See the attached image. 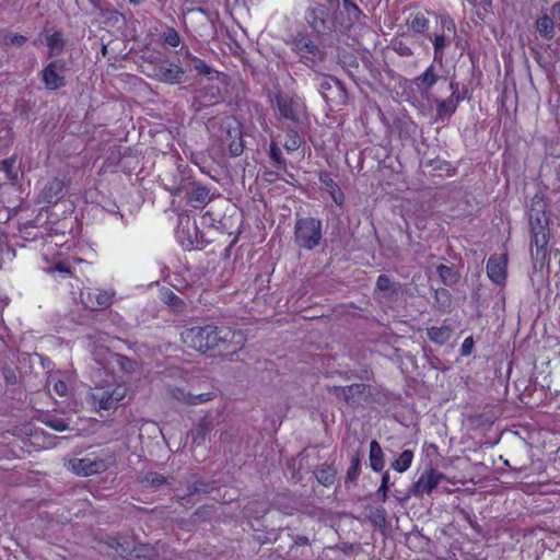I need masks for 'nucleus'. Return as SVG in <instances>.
Listing matches in <instances>:
<instances>
[{
	"label": "nucleus",
	"instance_id": "obj_12",
	"mask_svg": "<svg viewBox=\"0 0 560 560\" xmlns=\"http://www.w3.org/2000/svg\"><path fill=\"white\" fill-rule=\"evenodd\" d=\"M151 78L167 84H178L185 81V69L164 60L152 68Z\"/></svg>",
	"mask_w": 560,
	"mask_h": 560
},
{
	"label": "nucleus",
	"instance_id": "obj_16",
	"mask_svg": "<svg viewBox=\"0 0 560 560\" xmlns=\"http://www.w3.org/2000/svg\"><path fill=\"white\" fill-rule=\"evenodd\" d=\"M550 241V233H541L540 235H533L530 243V254L535 267L542 268L548 264V244Z\"/></svg>",
	"mask_w": 560,
	"mask_h": 560
},
{
	"label": "nucleus",
	"instance_id": "obj_52",
	"mask_svg": "<svg viewBox=\"0 0 560 560\" xmlns=\"http://www.w3.org/2000/svg\"><path fill=\"white\" fill-rule=\"evenodd\" d=\"M143 481H145L152 488L158 489L161 486H163L164 483H166V477H164L163 475H161L159 472L150 471V472L145 474Z\"/></svg>",
	"mask_w": 560,
	"mask_h": 560
},
{
	"label": "nucleus",
	"instance_id": "obj_51",
	"mask_svg": "<svg viewBox=\"0 0 560 560\" xmlns=\"http://www.w3.org/2000/svg\"><path fill=\"white\" fill-rule=\"evenodd\" d=\"M210 432V424L201 422L192 433V444L200 445L206 440V436Z\"/></svg>",
	"mask_w": 560,
	"mask_h": 560
},
{
	"label": "nucleus",
	"instance_id": "obj_49",
	"mask_svg": "<svg viewBox=\"0 0 560 560\" xmlns=\"http://www.w3.org/2000/svg\"><path fill=\"white\" fill-rule=\"evenodd\" d=\"M342 8L347 12L350 22H358L360 20L362 11L351 0H342Z\"/></svg>",
	"mask_w": 560,
	"mask_h": 560
},
{
	"label": "nucleus",
	"instance_id": "obj_5",
	"mask_svg": "<svg viewBox=\"0 0 560 560\" xmlns=\"http://www.w3.org/2000/svg\"><path fill=\"white\" fill-rule=\"evenodd\" d=\"M115 463V456L110 452H102L101 455L90 454L83 458H74L69 462V468L78 476L88 477L106 471Z\"/></svg>",
	"mask_w": 560,
	"mask_h": 560
},
{
	"label": "nucleus",
	"instance_id": "obj_40",
	"mask_svg": "<svg viewBox=\"0 0 560 560\" xmlns=\"http://www.w3.org/2000/svg\"><path fill=\"white\" fill-rule=\"evenodd\" d=\"M277 107L279 110V115L282 118L290 119L292 121L298 120V116L293 109L292 103L281 96H277Z\"/></svg>",
	"mask_w": 560,
	"mask_h": 560
},
{
	"label": "nucleus",
	"instance_id": "obj_21",
	"mask_svg": "<svg viewBox=\"0 0 560 560\" xmlns=\"http://www.w3.org/2000/svg\"><path fill=\"white\" fill-rule=\"evenodd\" d=\"M65 184L61 179L54 178L48 182L42 190V198L45 202L55 205L63 197Z\"/></svg>",
	"mask_w": 560,
	"mask_h": 560
},
{
	"label": "nucleus",
	"instance_id": "obj_28",
	"mask_svg": "<svg viewBox=\"0 0 560 560\" xmlns=\"http://www.w3.org/2000/svg\"><path fill=\"white\" fill-rule=\"evenodd\" d=\"M185 49V66L188 69L196 70L199 74L209 75L212 73V68L208 66L203 60L192 56L187 47H182V50Z\"/></svg>",
	"mask_w": 560,
	"mask_h": 560
},
{
	"label": "nucleus",
	"instance_id": "obj_17",
	"mask_svg": "<svg viewBox=\"0 0 560 560\" xmlns=\"http://www.w3.org/2000/svg\"><path fill=\"white\" fill-rule=\"evenodd\" d=\"M506 255H491L487 262V275L495 284H503L506 280Z\"/></svg>",
	"mask_w": 560,
	"mask_h": 560
},
{
	"label": "nucleus",
	"instance_id": "obj_62",
	"mask_svg": "<svg viewBox=\"0 0 560 560\" xmlns=\"http://www.w3.org/2000/svg\"><path fill=\"white\" fill-rule=\"evenodd\" d=\"M310 545V540L306 536H303V535H298L295 538H294V544L292 546L293 547H300V546H308Z\"/></svg>",
	"mask_w": 560,
	"mask_h": 560
},
{
	"label": "nucleus",
	"instance_id": "obj_53",
	"mask_svg": "<svg viewBox=\"0 0 560 560\" xmlns=\"http://www.w3.org/2000/svg\"><path fill=\"white\" fill-rule=\"evenodd\" d=\"M164 43L177 47L180 44V36L178 32L173 27H167L163 33Z\"/></svg>",
	"mask_w": 560,
	"mask_h": 560
},
{
	"label": "nucleus",
	"instance_id": "obj_8",
	"mask_svg": "<svg viewBox=\"0 0 560 560\" xmlns=\"http://www.w3.org/2000/svg\"><path fill=\"white\" fill-rule=\"evenodd\" d=\"M126 393V386L120 384H108L104 387H96L91 395L93 406L98 410L115 409L125 398Z\"/></svg>",
	"mask_w": 560,
	"mask_h": 560
},
{
	"label": "nucleus",
	"instance_id": "obj_42",
	"mask_svg": "<svg viewBox=\"0 0 560 560\" xmlns=\"http://www.w3.org/2000/svg\"><path fill=\"white\" fill-rule=\"evenodd\" d=\"M368 520L378 528L386 526V511L383 508H370Z\"/></svg>",
	"mask_w": 560,
	"mask_h": 560
},
{
	"label": "nucleus",
	"instance_id": "obj_2",
	"mask_svg": "<svg viewBox=\"0 0 560 560\" xmlns=\"http://www.w3.org/2000/svg\"><path fill=\"white\" fill-rule=\"evenodd\" d=\"M310 84L318 92L327 104L345 105L348 101V93L340 80L330 75L313 70L310 73Z\"/></svg>",
	"mask_w": 560,
	"mask_h": 560
},
{
	"label": "nucleus",
	"instance_id": "obj_29",
	"mask_svg": "<svg viewBox=\"0 0 560 560\" xmlns=\"http://www.w3.org/2000/svg\"><path fill=\"white\" fill-rule=\"evenodd\" d=\"M106 544L109 548L114 549L119 557L130 559L133 548H131V544L128 540L110 536L107 538Z\"/></svg>",
	"mask_w": 560,
	"mask_h": 560
},
{
	"label": "nucleus",
	"instance_id": "obj_55",
	"mask_svg": "<svg viewBox=\"0 0 560 560\" xmlns=\"http://www.w3.org/2000/svg\"><path fill=\"white\" fill-rule=\"evenodd\" d=\"M213 398L212 393H200V394H192L189 400V405L197 406L205 404L207 401H210Z\"/></svg>",
	"mask_w": 560,
	"mask_h": 560
},
{
	"label": "nucleus",
	"instance_id": "obj_50",
	"mask_svg": "<svg viewBox=\"0 0 560 560\" xmlns=\"http://www.w3.org/2000/svg\"><path fill=\"white\" fill-rule=\"evenodd\" d=\"M549 224L550 219H536V221H529L532 236L540 235L541 233H550Z\"/></svg>",
	"mask_w": 560,
	"mask_h": 560
},
{
	"label": "nucleus",
	"instance_id": "obj_3",
	"mask_svg": "<svg viewBox=\"0 0 560 560\" xmlns=\"http://www.w3.org/2000/svg\"><path fill=\"white\" fill-rule=\"evenodd\" d=\"M291 49L299 57V61L312 70L326 59V51L305 32H299L293 36Z\"/></svg>",
	"mask_w": 560,
	"mask_h": 560
},
{
	"label": "nucleus",
	"instance_id": "obj_37",
	"mask_svg": "<svg viewBox=\"0 0 560 560\" xmlns=\"http://www.w3.org/2000/svg\"><path fill=\"white\" fill-rule=\"evenodd\" d=\"M33 108L34 103L32 101L25 98H18L13 106V113L16 118L28 119Z\"/></svg>",
	"mask_w": 560,
	"mask_h": 560
},
{
	"label": "nucleus",
	"instance_id": "obj_57",
	"mask_svg": "<svg viewBox=\"0 0 560 560\" xmlns=\"http://www.w3.org/2000/svg\"><path fill=\"white\" fill-rule=\"evenodd\" d=\"M172 395L175 399L183 401L186 405H189V400L191 397L190 392H185L184 389L176 387L172 390Z\"/></svg>",
	"mask_w": 560,
	"mask_h": 560
},
{
	"label": "nucleus",
	"instance_id": "obj_15",
	"mask_svg": "<svg viewBox=\"0 0 560 560\" xmlns=\"http://www.w3.org/2000/svg\"><path fill=\"white\" fill-rule=\"evenodd\" d=\"M166 545L158 541L154 545L139 544L133 547L132 555L129 560H166Z\"/></svg>",
	"mask_w": 560,
	"mask_h": 560
},
{
	"label": "nucleus",
	"instance_id": "obj_19",
	"mask_svg": "<svg viewBox=\"0 0 560 560\" xmlns=\"http://www.w3.org/2000/svg\"><path fill=\"white\" fill-rule=\"evenodd\" d=\"M184 195L195 208L207 205L213 196L207 186L195 180L194 185H190Z\"/></svg>",
	"mask_w": 560,
	"mask_h": 560
},
{
	"label": "nucleus",
	"instance_id": "obj_34",
	"mask_svg": "<svg viewBox=\"0 0 560 560\" xmlns=\"http://www.w3.org/2000/svg\"><path fill=\"white\" fill-rule=\"evenodd\" d=\"M362 456H363V453H361L360 451H357L355 453L352 454L351 464L347 470L346 478H345L346 485L350 483V482H354L358 479L360 471H361Z\"/></svg>",
	"mask_w": 560,
	"mask_h": 560
},
{
	"label": "nucleus",
	"instance_id": "obj_47",
	"mask_svg": "<svg viewBox=\"0 0 560 560\" xmlns=\"http://www.w3.org/2000/svg\"><path fill=\"white\" fill-rule=\"evenodd\" d=\"M269 158L272 161L273 166H276L277 168H279V170L287 168V161L282 156V151L275 142L270 143Z\"/></svg>",
	"mask_w": 560,
	"mask_h": 560
},
{
	"label": "nucleus",
	"instance_id": "obj_58",
	"mask_svg": "<svg viewBox=\"0 0 560 560\" xmlns=\"http://www.w3.org/2000/svg\"><path fill=\"white\" fill-rule=\"evenodd\" d=\"M474 345H475V341L471 336L465 338V340L463 341L462 347H460V354L463 357L470 355L472 352V349H474Z\"/></svg>",
	"mask_w": 560,
	"mask_h": 560
},
{
	"label": "nucleus",
	"instance_id": "obj_59",
	"mask_svg": "<svg viewBox=\"0 0 560 560\" xmlns=\"http://www.w3.org/2000/svg\"><path fill=\"white\" fill-rule=\"evenodd\" d=\"M340 60H342V63L347 67H351V68H358L359 67V62H358V59L354 55L352 54H343L341 57H340Z\"/></svg>",
	"mask_w": 560,
	"mask_h": 560
},
{
	"label": "nucleus",
	"instance_id": "obj_20",
	"mask_svg": "<svg viewBox=\"0 0 560 560\" xmlns=\"http://www.w3.org/2000/svg\"><path fill=\"white\" fill-rule=\"evenodd\" d=\"M440 75L438 74L435 67L431 63L423 73L413 79V84L420 91L421 94L429 93V91L436 84Z\"/></svg>",
	"mask_w": 560,
	"mask_h": 560
},
{
	"label": "nucleus",
	"instance_id": "obj_36",
	"mask_svg": "<svg viewBox=\"0 0 560 560\" xmlns=\"http://www.w3.org/2000/svg\"><path fill=\"white\" fill-rule=\"evenodd\" d=\"M39 421L57 432H65L69 430V423L65 419L55 415H44L39 418Z\"/></svg>",
	"mask_w": 560,
	"mask_h": 560
},
{
	"label": "nucleus",
	"instance_id": "obj_56",
	"mask_svg": "<svg viewBox=\"0 0 560 560\" xmlns=\"http://www.w3.org/2000/svg\"><path fill=\"white\" fill-rule=\"evenodd\" d=\"M26 42H27V38L24 35L12 34V35H5L4 36V44H7V45H13V46H16V47H21Z\"/></svg>",
	"mask_w": 560,
	"mask_h": 560
},
{
	"label": "nucleus",
	"instance_id": "obj_32",
	"mask_svg": "<svg viewBox=\"0 0 560 560\" xmlns=\"http://www.w3.org/2000/svg\"><path fill=\"white\" fill-rule=\"evenodd\" d=\"M46 44L49 49L48 56H58L66 46L63 34L61 31H55L51 35L46 38Z\"/></svg>",
	"mask_w": 560,
	"mask_h": 560
},
{
	"label": "nucleus",
	"instance_id": "obj_25",
	"mask_svg": "<svg viewBox=\"0 0 560 560\" xmlns=\"http://www.w3.org/2000/svg\"><path fill=\"white\" fill-rule=\"evenodd\" d=\"M453 335V328L448 325L432 326L427 328V336L435 345H445Z\"/></svg>",
	"mask_w": 560,
	"mask_h": 560
},
{
	"label": "nucleus",
	"instance_id": "obj_64",
	"mask_svg": "<svg viewBox=\"0 0 560 560\" xmlns=\"http://www.w3.org/2000/svg\"><path fill=\"white\" fill-rule=\"evenodd\" d=\"M52 270L59 271V272H65V273H70V268L62 261H58L57 264H55Z\"/></svg>",
	"mask_w": 560,
	"mask_h": 560
},
{
	"label": "nucleus",
	"instance_id": "obj_23",
	"mask_svg": "<svg viewBox=\"0 0 560 560\" xmlns=\"http://www.w3.org/2000/svg\"><path fill=\"white\" fill-rule=\"evenodd\" d=\"M548 206V199L541 194H536L530 201V207L528 211L529 221H536V219H549L546 215Z\"/></svg>",
	"mask_w": 560,
	"mask_h": 560
},
{
	"label": "nucleus",
	"instance_id": "obj_26",
	"mask_svg": "<svg viewBox=\"0 0 560 560\" xmlns=\"http://www.w3.org/2000/svg\"><path fill=\"white\" fill-rule=\"evenodd\" d=\"M215 489V483L212 480H206L197 476H192L191 480L187 486V497L194 494H209Z\"/></svg>",
	"mask_w": 560,
	"mask_h": 560
},
{
	"label": "nucleus",
	"instance_id": "obj_44",
	"mask_svg": "<svg viewBox=\"0 0 560 560\" xmlns=\"http://www.w3.org/2000/svg\"><path fill=\"white\" fill-rule=\"evenodd\" d=\"M163 294V301L175 312H183L185 302L173 291L166 290Z\"/></svg>",
	"mask_w": 560,
	"mask_h": 560
},
{
	"label": "nucleus",
	"instance_id": "obj_41",
	"mask_svg": "<svg viewBox=\"0 0 560 560\" xmlns=\"http://www.w3.org/2000/svg\"><path fill=\"white\" fill-rule=\"evenodd\" d=\"M16 158L11 156L0 162V170L3 171L9 180L16 183L19 179V173L15 168Z\"/></svg>",
	"mask_w": 560,
	"mask_h": 560
},
{
	"label": "nucleus",
	"instance_id": "obj_1",
	"mask_svg": "<svg viewBox=\"0 0 560 560\" xmlns=\"http://www.w3.org/2000/svg\"><path fill=\"white\" fill-rule=\"evenodd\" d=\"M183 342L201 353L222 348L228 350L230 345L242 346L244 338L241 332L229 327L214 325L194 326L182 331Z\"/></svg>",
	"mask_w": 560,
	"mask_h": 560
},
{
	"label": "nucleus",
	"instance_id": "obj_43",
	"mask_svg": "<svg viewBox=\"0 0 560 560\" xmlns=\"http://www.w3.org/2000/svg\"><path fill=\"white\" fill-rule=\"evenodd\" d=\"M434 299H435V302L441 311L445 312L451 307L452 294L447 289H445V288L436 289Z\"/></svg>",
	"mask_w": 560,
	"mask_h": 560
},
{
	"label": "nucleus",
	"instance_id": "obj_22",
	"mask_svg": "<svg viewBox=\"0 0 560 560\" xmlns=\"http://www.w3.org/2000/svg\"><path fill=\"white\" fill-rule=\"evenodd\" d=\"M318 179L325 189L329 192L332 200L338 205L342 206L345 201V195L338 184L332 179L328 172L322 171L318 174Z\"/></svg>",
	"mask_w": 560,
	"mask_h": 560
},
{
	"label": "nucleus",
	"instance_id": "obj_18",
	"mask_svg": "<svg viewBox=\"0 0 560 560\" xmlns=\"http://www.w3.org/2000/svg\"><path fill=\"white\" fill-rule=\"evenodd\" d=\"M328 10L323 4H316L307 11V23L319 35L326 34L330 26L327 21Z\"/></svg>",
	"mask_w": 560,
	"mask_h": 560
},
{
	"label": "nucleus",
	"instance_id": "obj_24",
	"mask_svg": "<svg viewBox=\"0 0 560 560\" xmlns=\"http://www.w3.org/2000/svg\"><path fill=\"white\" fill-rule=\"evenodd\" d=\"M314 475L318 483L324 487H330L336 481L337 469L332 464L324 463L315 468Z\"/></svg>",
	"mask_w": 560,
	"mask_h": 560
},
{
	"label": "nucleus",
	"instance_id": "obj_6",
	"mask_svg": "<svg viewBox=\"0 0 560 560\" xmlns=\"http://www.w3.org/2000/svg\"><path fill=\"white\" fill-rule=\"evenodd\" d=\"M327 390L352 409L369 402L372 396L371 386L364 383H354L347 386H327Z\"/></svg>",
	"mask_w": 560,
	"mask_h": 560
},
{
	"label": "nucleus",
	"instance_id": "obj_60",
	"mask_svg": "<svg viewBox=\"0 0 560 560\" xmlns=\"http://www.w3.org/2000/svg\"><path fill=\"white\" fill-rule=\"evenodd\" d=\"M550 16L556 23H560V0L551 7Z\"/></svg>",
	"mask_w": 560,
	"mask_h": 560
},
{
	"label": "nucleus",
	"instance_id": "obj_63",
	"mask_svg": "<svg viewBox=\"0 0 560 560\" xmlns=\"http://www.w3.org/2000/svg\"><path fill=\"white\" fill-rule=\"evenodd\" d=\"M96 301L100 306L104 307L110 304V298L107 293L98 294Z\"/></svg>",
	"mask_w": 560,
	"mask_h": 560
},
{
	"label": "nucleus",
	"instance_id": "obj_39",
	"mask_svg": "<svg viewBox=\"0 0 560 560\" xmlns=\"http://www.w3.org/2000/svg\"><path fill=\"white\" fill-rule=\"evenodd\" d=\"M413 459V452L411 450H404L399 457L392 463V467L397 472H405L411 465Z\"/></svg>",
	"mask_w": 560,
	"mask_h": 560
},
{
	"label": "nucleus",
	"instance_id": "obj_27",
	"mask_svg": "<svg viewBox=\"0 0 560 560\" xmlns=\"http://www.w3.org/2000/svg\"><path fill=\"white\" fill-rule=\"evenodd\" d=\"M370 467L373 471L380 472L384 469L385 458L383 450L380 443L376 440L371 441L370 443V454H369Z\"/></svg>",
	"mask_w": 560,
	"mask_h": 560
},
{
	"label": "nucleus",
	"instance_id": "obj_30",
	"mask_svg": "<svg viewBox=\"0 0 560 560\" xmlns=\"http://www.w3.org/2000/svg\"><path fill=\"white\" fill-rule=\"evenodd\" d=\"M555 24L556 22L550 15L544 14L536 21V31L541 37L551 39L555 36Z\"/></svg>",
	"mask_w": 560,
	"mask_h": 560
},
{
	"label": "nucleus",
	"instance_id": "obj_54",
	"mask_svg": "<svg viewBox=\"0 0 560 560\" xmlns=\"http://www.w3.org/2000/svg\"><path fill=\"white\" fill-rule=\"evenodd\" d=\"M389 486V472L385 471L382 476L381 486L377 490V495L380 497L382 502H386V500L388 499Z\"/></svg>",
	"mask_w": 560,
	"mask_h": 560
},
{
	"label": "nucleus",
	"instance_id": "obj_46",
	"mask_svg": "<svg viewBox=\"0 0 560 560\" xmlns=\"http://www.w3.org/2000/svg\"><path fill=\"white\" fill-rule=\"evenodd\" d=\"M389 48L400 57H411L413 55V50L410 45L401 38H393Z\"/></svg>",
	"mask_w": 560,
	"mask_h": 560
},
{
	"label": "nucleus",
	"instance_id": "obj_61",
	"mask_svg": "<svg viewBox=\"0 0 560 560\" xmlns=\"http://www.w3.org/2000/svg\"><path fill=\"white\" fill-rule=\"evenodd\" d=\"M3 374H4L5 382H7L8 384H15V383H16V375H15V373H14V371H13V370H11V369H5V370L3 371Z\"/></svg>",
	"mask_w": 560,
	"mask_h": 560
},
{
	"label": "nucleus",
	"instance_id": "obj_4",
	"mask_svg": "<svg viewBox=\"0 0 560 560\" xmlns=\"http://www.w3.org/2000/svg\"><path fill=\"white\" fill-rule=\"evenodd\" d=\"M293 240L303 249L313 250L318 247L323 240L322 220L313 217L296 219Z\"/></svg>",
	"mask_w": 560,
	"mask_h": 560
},
{
	"label": "nucleus",
	"instance_id": "obj_11",
	"mask_svg": "<svg viewBox=\"0 0 560 560\" xmlns=\"http://www.w3.org/2000/svg\"><path fill=\"white\" fill-rule=\"evenodd\" d=\"M66 62L61 59L49 62L42 71L40 79L45 88L50 91H56L63 88L67 83L66 77Z\"/></svg>",
	"mask_w": 560,
	"mask_h": 560
},
{
	"label": "nucleus",
	"instance_id": "obj_10",
	"mask_svg": "<svg viewBox=\"0 0 560 560\" xmlns=\"http://www.w3.org/2000/svg\"><path fill=\"white\" fill-rule=\"evenodd\" d=\"M451 95L444 100H436V121H445L455 113L458 104L465 98V92L459 91L457 82H450Z\"/></svg>",
	"mask_w": 560,
	"mask_h": 560
},
{
	"label": "nucleus",
	"instance_id": "obj_48",
	"mask_svg": "<svg viewBox=\"0 0 560 560\" xmlns=\"http://www.w3.org/2000/svg\"><path fill=\"white\" fill-rule=\"evenodd\" d=\"M302 140L298 131L294 129H288L285 136L284 148L289 152H294L301 147Z\"/></svg>",
	"mask_w": 560,
	"mask_h": 560
},
{
	"label": "nucleus",
	"instance_id": "obj_35",
	"mask_svg": "<svg viewBox=\"0 0 560 560\" xmlns=\"http://www.w3.org/2000/svg\"><path fill=\"white\" fill-rule=\"evenodd\" d=\"M375 289L382 292L392 291V294H399L402 285L399 282H393L387 275H380L376 279Z\"/></svg>",
	"mask_w": 560,
	"mask_h": 560
},
{
	"label": "nucleus",
	"instance_id": "obj_14",
	"mask_svg": "<svg viewBox=\"0 0 560 560\" xmlns=\"http://www.w3.org/2000/svg\"><path fill=\"white\" fill-rule=\"evenodd\" d=\"M94 355L95 361L101 365L108 362L113 365H117L124 373H131L135 371L136 361L124 354L112 352L107 348H101L94 352Z\"/></svg>",
	"mask_w": 560,
	"mask_h": 560
},
{
	"label": "nucleus",
	"instance_id": "obj_33",
	"mask_svg": "<svg viewBox=\"0 0 560 560\" xmlns=\"http://www.w3.org/2000/svg\"><path fill=\"white\" fill-rule=\"evenodd\" d=\"M436 272L443 284L447 287H453L459 281V273L455 270L454 266L439 265Z\"/></svg>",
	"mask_w": 560,
	"mask_h": 560
},
{
	"label": "nucleus",
	"instance_id": "obj_38",
	"mask_svg": "<svg viewBox=\"0 0 560 560\" xmlns=\"http://www.w3.org/2000/svg\"><path fill=\"white\" fill-rule=\"evenodd\" d=\"M407 24L416 34H423L429 27V20L421 12H418L408 20Z\"/></svg>",
	"mask_w": 560,
	"mask_h": 560
},
{
	"label": "nucleus",
	"instance_id": "obj_13",
	"mask_svg": "<svg viewBox=\"0 0 560 560\" xmlns=\"http://www.w3.org/2000/svg\"><path fill=\"white\" fill-rule=\"evenodd\" d=\"M445 479V475L436 469L431 468L422 474L420 478L407 491V495L422 497L429 494L438 487L441 480Z\"/></svg>",
	"mask_w": 560,
	"mask_h": 560
},
{
	"label": "nucleus",
	"instance_id": "obj_9",
	"mask_svg": "<svg viewBox=\"0 0 560 560\" xmlns=\"http://www.w3.org/2000/svg\"><path fill=\"white\" fill-rule=\"evenodd\" d=\"M219 138L222 143L228 144L230 155L240 156L244 151L241 125L234 118H225L220 124Z\"/></svg>",
	"mask_w": 560,
	"mask_h": 560
},
{
	"label": "nucleus",
	"instance_id": "obj_7",
	"mask_svg": "<svg viewBox=\"0 0 560 560\" xmlns=\"http://www.w3.org/2000/svg\"><path fill=\"white\" fill-rule=\"evenodd\" d=\"M163 187L173 196L184 195L190 185H194V179L190 170L183 165H173L164 172L161 176Z\"/></svg>",
	"mask_w": 560,
	"mask_h": 560
},
{
	"label": "nucleus",
	"instance_id": "obj_31",
	"mask_svg": "<svg viewBox=\"0 0 560 560\" xmlns=\"http://www.w3.org/2000/svg\"><path fill=\"white\" fill-rule=\"evenodd\" d=\"M95 8L100 10V15L102 18V23L109 27H115L120 20L122 19V14L116 9H103L100 8L95 0H90Z\"/></svg>",
	"mask_w": 560,
	"mask_h": 560
},
{
	"label": "nucleus",
	"instance_id": "obj_45",
	"mask_svg": "<svg viewBox=\"0 0 560 560\" xmlns=\"http://www.w3.org/2000/svg\"><path fill=\"white\" fill-rule=\"evenodd\" d=\"M434 61H441L444 56V49L448 46V42L444 34L434 35L432 38Z\"/></svg>",
	"mask_w": 560,
	"mask_h": 560
}]
</instances>
